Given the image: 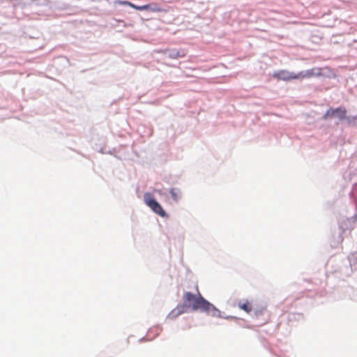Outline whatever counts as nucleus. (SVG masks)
<instances>
[{"mask_svg": "<svg viewBox=\"0 0 357 357\" xmlns=\"http://www.w3.org/2000/svg\"><path fill=\"white\" fill-rule=\"evenodd\" d=\"M273 77L278 80L282 81H290L293 79H297V74L289 72L286 70H281L277 72H275L273 74Z\"/></svg>", "mask_w": 357, "mask_h": 357, "instance_id": "nucleus-4", "label": "nucleus"}, {"mask_svg": "<svg viewBox=\"0 0 357 357\" xmlns=\"http://www.w3.org/2000/svg\"><path fill=\"white\" fill-rule=\"evenodd\" d=\"M197 294H192L190 292H185L183 294L184 305L178 306L169 314V319H174L183 312L184 306L191 307L193 310H200L206 312L208 314L220 317V311L218 310L213 304L207 301L200 294L198 286H196Z\"/></svg>", "mask_w": 357, "mask_h": 357, "instance_id": "nucleus-1", "label": "nucleus"}, {"mask_svg": "<svg viewBox=\"0 0 357 357\" xmlns=\"http://www.w3.org/2000/svg\"><path fill=\"white\" fill-rule=\"evenodd\" d=\"M347 110L344 108L338 107L337 109H329L326 111L325 116L333 117L338 116L340 120H343L346 117Z\"/></svg>", "mask_w": 357, "mask_h": 357, "instance_id": "nucleus-6", "label": "nucleus"}, {"mask_svg": "<svg viewBox=\"0 0 357 357\" xmlns=\"http://www.w3.org/2000/svg\"><path fill=\"white\" fill-rule=\"evenodd\" d=\"M322 75L321 68H314L305 71H301L297 73V79H303L310 78L313 76H321Z\"/></svg>", "mask_w": 357, "mask_h": 357, "instance_id": "nucleus-5", "label": "nucleus"}, {"mask_svg": "<svg viewBox=\"0 0 357 357\" xmlns=\"http://www.w3.org/2000/svg\"><path fill=\"white\" fill-rule=\"evenodd\" d=\"M119 4L126 5L137 10H149L151 12H162V9L155 3H151L143 6H137L127 1H120Z\"/></svg>", "mask_w": 357, "mask_h": 357, "instance_id": "nucleus-3", "label": "nucleus"}, {"mask_svg": "<svg viewBox=\"0 0 357 357\" xmlns=\"http://www.w3.org/2000/svg\"><path fill=\"white\" fill-rule=\"evenodd\" d=\"M238 307L247 313H250L252 310V305L248 301L239 302L238 304Z\"/></svg>", "mask_w": 357, "mask_h": 357, "instance_id": "nucleus-7", "label": "nucleus"}, {"mask_svg": "<svg viewBox=\"0 0 357 357\" xmlns=\"http://www.w3.org/2000/svg\"><path fill=\"white\" fill-rule=\"evenodd\" d=\"M170 194L173 200L176 202H178L182 196L181 190L177 188H172L170 190Z\"/></svg>", "mask_w": 357, "mask_h": 357, "instance_id": "nucleus-8", "label": "nucleus"}, {"mask_svg": "<svg viewBox=\"0 0 357 357\" xmlns=\"http://www.w3.org/2000/svg\"><path fill=\"white\" fill-rule=\"evenodd\" d=\"M184 54H180L178 51H172L170 53V56L174 59L178 58L180 56H183Z\"/></svg>", "mask_w": 357, "mask_h": 357, "instance_id": "nucleus-9", "label": "nucleus"}, {"mask_svg": "<svg viewBox=\"0 0 357 357\" xmlns=\"http://www.w3.org/2000/svg\"><path fill=\"white\" fill-rule=\"evenodd\" d=\"M144 199L146 204L151 208L154 213L161 217H165L167 215L161 205L155 199L151 193H145L144 195Z\"/></svg>", "mask_w": 357, "mask_h": 357, "instance_id": "nucleus-2", "label": "nucleus"}, {"mask_svg": "<svg viewBox=\"0 0 357 357\" xmlns=\"http://www.w3.org/2000/svg\"><path fill=\"white\" fill-rule=\"evenodd\" d=\"M263 312H264V308H261L259 310H256L255 311V314L256 317H258V316L262 314Z\"/></svg>", "mask_w": 357, "mask_h": 357, "instance_id": "nucleus-10", "label": "nucleus"}]
</instances>
